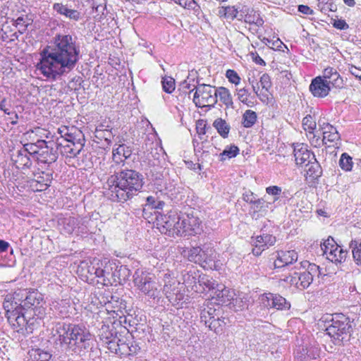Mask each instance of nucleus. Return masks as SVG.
<instances>
[{
  "label": "nucleus",
  "mask_w": 361,
  "mask_h": 361,
  "mask_svg": "<svg viewBox=\"0 0 361 361\" xmlns=\"http://www.w3.org/2000/svg\"><path fill=\"white\" fill-rule=\"evenodd\" d=\"M254 240L257 241L261 247H263V250L268 248L269 246H272L276 243V239L275 236L270 234H262L254 238Z\"/></svg>",
  "instance_id": "473e14b6"
},
{
  "label": "nucleus",
  "mask_w": 361,
  "mask_h": 361,
  "mask_svg": "<svg viewBox=\"0 0 361 361\" xmlns=\"http://www.w3.org/2000/svg\"><path fill=\"white\" fill-rule=\"evenodd\" d=\"M324 253L326 255V258L335 264L345 261L348 255L347 251L340 248L337 245H332L329 252H328V246L325 245Z\"/></svg>",
  "instance_id": "4be33fe9"
},
{
  "label": "nucleus",
  "mask_w": 361,
  "mask_h": 361,
  "mask_svg": "<svg viewBox=\"0 0 361 361\" xmlns=\"http://www.w3.org/2000/svg\"><path fill=\"white\" fill-rule=\"evenodd\" d=\"M339 166L345 171H352L353 166V158L348 153H343L339 159Z\"/></svg>",
  "instance_id": "58836bf2"
},
{
  "label": "nucleus",
  "mask_w": 361,
  "mask_h": 361,
  "mask_svg": "<svg viewBox=\"0 0 361 361\" xmlns=\"http://www.w3.org/2000/svg\"><path fill=\"white\" fill-rule=\"evenodd\" d=\"M257 114L252 110H246L243 115L242 124L245 128H251L257 121Z\"/></svg>",
  "instance_id": "4c0bfd02"
},
{
  "label": "nucleus",
  "mask_w": 361,
  "mask_h": 361,
  "mask_svg": "<svg viewBox=\"0 0 361 361\" xmlns=\"http://www.w3.org/2000/svg\"><path fill=\"white\" fill-rule=\"evenodd\" d=\"M121 321L107 320L103 322V324L98 330V337L104 343L110 339H113L117 335L121 336L122 334H129V331L121 324Z\"/></svg>",
  "instance_id": "9b49d317"
},
{
  "label": "nucleus",
  "mask_w": 361,
  "mask_h": 361,
  "mask_svg": "<svg viewBox=\"0 0 361 361\" xmlns=\"http://www.w3.org/2000/svg\"><path fill=\"white\" fill-rule=\"evenodd\" d=\"M66 351L85 359L92 351L94 340L89 330L82 324H79Z\"/></svg>",
  "instance_id": "0eeeda50"
},
{
  "label": "nucleus",
  "mask_w": 361,
  "mask_h": 361,
  "mask_svg": "<svg viewBox=\"0 0 361 361\" xmlns=\"http://www.w3.org/2000/svg\"><path fill=\"white\" fill-rule=\"evenodd\" d=\"M262 300L264 306L275 308L278 310H288L291 306L290 302L278 294L266 293L263 295Z\"/></svg>",
  "instance_id": "2eb2a0df"
},
{
  "label": "nucleus",
  "mask_w": 361,
  "mask_h": 361,
  "mask_svg": "<svg viewBox=\"0 0 361 361\" xmlns=\"http://www.w3.org/2000/svg\"><path fill=\"white\" fill-rule=\"evenodd\" d=\"M340 139V135L336 128L328 124L323 132L322 143L327 144V142L333 143Z\"/></svg>",
  "instance_id": "c85d7f7f"
},
{
  "label": "nucleus",
  "mask_w": 361,
  "mask_h": 361,
  "mask_svg": "<svg viewBox=\"0 0 361 361\" xmlns=\"http://www.w3.org/2000/svg\"><path fill=\"white\" fill-rule=\"evenodd\" d=\"M333 25L338 30H346L349 27L345 20L343 19L334 20Z\"/></svg>",
  "instance_id": "338daca9"
},
{
  "label": "nucleus",
  "mask_w": 361,
  "mask_h": 361,
  "mask_svg": "<svg viewBox=\"0 0 361 361\" xmlns=\"http://www.w3.org/2000/svg\"><path fill=\"white\" fill-rule=\"evenodd\" d=\"M309 89L314 97L321 98L327 96L331 90L329 83L324 80L322 76H317L314 78L311 82Z\"/></svg>",
  "instance_id": "6ab92c4d"
},
{
  "label": "nucleus",
  "mask_w": 361,
  "mask_h": 361,
  "mask_svg": "<svg viewBox=\"0 0 361 361\" xmlns=\"http://www.w3.org/2000/svg\"><path fill=\"white\" fill-rule=\"evenodd\" d=\"M307 167V171L310 176H318L317 172L319 170V166L316 160H312Z\"/></svg>",
  "instance_id": "052dcab7"
},
{
  "label": "nucleus",
  "mask_w": 361,
  "mask_h": 361,
  "mask_svg": "<svg viewBox=\"0 0 361 361\" xmlns=\"http://www.w3.org/2000/svg\"><path fill=\"white\" fill-rule=\"evenodd\" d=\"M64 136L66 137V140L71 143L64 146L65 152L71 156L76 157L80 154L83 145L78 142L79 147H77L75 146V137L72 135L66 133Z\"/></svg>",
  "instance_id": "bb28decb"
},
{
  "label": "nucleus",
  "mask_w": 361,
  "mask_h": 361,
  "mask_svg": "<svg viewBox=\"0 0 361 361\" xmlns=\"http://www.w3.org/2000/svg\"><path fill=\"white\" fill-rule=\"evenodd\" d=\"M88 222L87 218L70 216L62 219L61 224L64 233L71 234L73 232L86 233Z\"/></svg>",
  "instance_id": "f8f14e48"
},
{
  "label": "nucleus",
  "mask_w": 361,
  "mask_h": 361,
  "mask_svg": "<svg viewBox=\"0 0 361 361\" xmlns=\"http://www.w3.org/2000/svg\"><path fill=\"white\" fill-rule=\"evenodd\" d=\"M143 176L133 169H124L110 176L106 183V195L114 202H125L143 186Z\"/></svg>",
  "instance_id": "f03ea898"
},
{
  "label": "nucleus",
  "mask_w": 361,
  "mask_h": 361,
  "mask_svg": "<svg viewBox=\"0 0 361 361\" xmlns=\"http://www.w3.org/2000/svg\"><path fill=\"white\" fill-rule=\"evenodd\" d=\"M32 22V20L27 15L19 16L16 20V26L18 28V31L23 34L27 30V27Z\"/></svg>",
  "instance_id": "a19ab883"
},
{
  "label": "nucleus",
  "mask_w": 361,
  "mask_h": 361,
  "mask_svg": "<svg viewBox=\"0 0 361 361\" xmlns=\"http://www.w3.org/2000/svg\"><path fill=\"white\" fill-rule=\"evenodd\" d=\"M34 358L35 361H49L51 355L48 352L43 351L40 349H37L35 351Z\"/></svg>",
  "instance_id": "6e6d98bb"
},
{
  "label": "nucleus",
  "mask_w": 361,
  "mask_h": 361,
  "mask_svg": "<svg viewBox=\"0 0 361 361\" xmlns=\"http://www.w3.org/2000/svg\"><path fill=\"white\" fill-rule=\"evenodd\" d=\"M238 99L243 104H247V96H248V91L246 88H242L240 90H238L237 93Z\"/></svg>",
  "instance_id": "0e129e2a"
},
{
  "label": "nucleus",
  "mask_w": 361,
  "mask_h": 361,
  "mask_svg": "<svg viewBox=\"0 0 361 361\" xmlns=\"http://www.w3.org/2000/svg\"><path fill=\"white\" fill-rule=\"evenodd\" d=\"M53 9L60 15L74 21H78L82 18L80 12L78 10L69 8L67 5L61 3H55Z\"/></svg>",
  "instance_id": "5701e85b"
},
{
  "label": "nucleus",
  "mask_w": 361,
  "mask_h": 361,
  "mask_svg": "<svg viewBox=\"0 0 361 361\" xmlns=\"http://www.w3.org/2000/svg\"><path fill=\"white\" fill-rule=\"evenodd\" d=\"M121 341V336L120 335H117L113 339H110L107 341L106 342L104 343V344L106 345V347L113 353H115L117 355L118 350L117 348L119 346V342Z\"/></svg>",
  "instance_id": "de8ad7c7"
},
{
  "label": "nucleus",
  "mask_w": 361,
  "mask_h": 361,
  "mask_svg": "<svg viewBox=\"0 0 361 361\" xmlns=\"http://www.w3.org/2000/svg\"><path fill=\"white\" fill-rule=\"evenodd\" d=\"M216 98L219 97L220 101L224 103L226 108L234 109L232 96L227 88L224 87L216 88Z\"/></svg>",
  "instance_id": "cd10ccee"
},
{
  "label": "nucleus",
  "mask_w": 361,
  "mask_h": 361,
  "mask_svg": "<svg viewBox=\"0 0 361 361\" xmlns=\"http://www.w3.org/2000/svg\"><path fill=\"white\" fill-rule=\"evenodd\" d=\"M199 275L200 274L195 271H187L183 275V283H185L187 287H190L197 292L199 291L200 289L197 287Z\"/></svg>",
  "instance_id": "c756f323"
},
{
  "label": "nucleus",
  "mask_w": 361,
  "mask_h": 361,
  "mask_svg": "<svg viewBox=\"0 0 361 361\" xmlns=\"http://www.w3.org/2000/svg\"><path fill=\"white\" fill-rule=\"evenodd\" d=\"M79 324L66 322H53L51 324L50 334L54 338L55 352H63L66 350L73 338Z\"/></svg>",
  "instance_id": "423d86ee"
},
{
  "label": "nucleus",
  "mask_w": 361,
  "mask_h": 361,
  "mask_svg": "<svg viewBox=\"0 0 361 361\" xmlns=\"http://www.w3.org/2000/svg\"><path fill=\"white\" fill-rule=\"evenodd\" d=\"M325 319L326 334L336 345L349 341L353 327L349 317L343 314H334Z\"/></svg>",
  "instance_id": "20e7f679"
},
{
  "label": "nucleus",
  "mask_w": 361,
  "mask_h": 361,
  "mask_svg": "<svg viewBox=\"0 0 361 361\" xmlns=\"http://www.w3.org/2000/svg\"><path fill=\"white\" fill-rule=\"evenodd\" d=\"M30 156L22 148L13 152L11 159L18 169L25 170L31 168L32 162Z\"/></svg>",
  "instance_id": "a211bd4d"
},
{
  "label": "nucleus",
  "mask_w": 361,
  "mask_h": 361,
  "mask_svg": "<svg viewBox=\"0 0 361 361\" xmlns=\"http://www.w3.org/2000/svg\"><path fill=\"white\" fill-rule=\"evenodd\" d=\"M219 13L224 15L226 18L230 20H233L235 18L241 20L243 18L242 14H240L238 17V9L235 8V6H227L222 8V11H219Z\"/></svg>",
  "instance_id": "ea45409f"
},
{
  "label": "nucleus",
  "mask_w": 361,
  "mask_h": 361,
  "mask_svg": "<svg viewBox=\"0 0 361 361\" xmlns=\"http://www.w3.org/2000/svg\"><path fill=\"white\" fill-rule=\"evenodd\" d=\"M271 202H267L264 197L258 198V200L252 204L250 209L252 212V216H265L269 209Z\"/></svg>",
  "instance_id": "393cba45"
},
{
  "label": "nucleus",
  "mask_w": 361,
  "mask_h": 361,
  "mask_svg": "<svg viewBox=\"0 0 361 361\" xmlns=\"http://www.w3.org/2000/svg\"><path fill=\"white\" fill-rule=\"evenodd\" d=\"M142 149L154 157L153 150L157 151L158 149V142L156 141V135L154 134L151 133L147 135L145 143L142 145Z\"/></svg>",
  "instance_id": "f704fd0d"
},
{
  "label": "nucleus",
  "mask_w": 361,
  "mask_h": 361,
  "mask_svg": "<svg viewBox=\"0 0 361 361\" xmlns=\"http://www.w3.org/2000/svg\"><path fill=\"white\" fill-rule=\"evenodd\" d=\"M162 87L164 91L171 93L175 90V81L172 78H164L162 80Z\"/></svg>",
  "instance_id": "603ef678"
},
{
  "label": "nucleus",
  "mask_w": 361,
  "mask_h": 361,
  "mask_svg": "<svg viewBox=\"0 0 361 361\" xmlns=\"http://www.w3.org/2000/svg\"><path fill=\"white\" fill-rule=\"evenodd\" d=\"M133 282L135 286L145 295L151 298L157 297L156 283L149 274L142 270H136L133 275Z\"/></svg>",
  "instance_id": "9d476101"
},
{
  "label": "nucleus",
  "mask_w": 361,
  "mask_h": 361,
  "mask_svg": "<svg viewBox=\"0 0 361 361\" xmlns=\"http://www.w3.org/2000/svg\"><path fill=\"white\" fill-rule=\"evenodd\" d=\"M80 58V46L73 36L57 34L42 51L37 68L44 77L56 80L71 72Z\"/></svg>",
  "instance_id": "f257e3e1"
},
{
  "label": "nucleus",
  "mask_w": 361,
  "mask_h": 361,
  "mask_svg": "<svg viewBox=\"0 0 361 361\" xmlns=\"http://www.w3.org/2000/svg\"><path fill=\"white\" fill-rule=\"evenodd\" d=\"M213 127L223 138H227L231 130L230 125L223 118H218L213 122Z\"/></svg>",
  "instance_id": "7c9ffc66"
},
{
  "label": "nucleus",
  "mask_w": 361,
  "mask_h": 361,
  "mask_svg": "<svg viewBox=\"0 0 361 361\" xmlns=\"http://www.w3.org/2000/svg\"><path fill=\"white\" fill-rule=\"evenodd\" d=\"M119 346L117 348L118 353L117 355L122 356H128L130 355V353H129V344H130V339L129 337H123L121 336V341L119 342Z\"/></svg>",
  "instance_id": "c03bdc74"
},
{
  "label": "nucleus",
  "mask_w": 361,
  "mask_h": 361,
  "mask_svg": "<svg viewBox=\"0 0 361 361\" xmlns=\"http://www.w3.org/2000/svg\"><path fill=\"white\" fill-rule=\"evenodd\" d=\"M260 85L263 89L267 91L271 87V82L269 75L267 73H264L259 80Z\"/></svg>",
  "instance_id": "bf43d9fd"
},
{
  "label": "nucleus",
  "mask_w": 361,
  "mask_h": 361,
  "mask_svg": "<svg viewBox=\"0 0 361 361\" xmlns=\"http://www.w3.org/2000/svg\"><path fill=\"white\" fill-rule=\"evenodd\" d=\"M54 142L44 141V145L41 147V149L35 159L38 164L42 163L50 165L57 160L58 153L54 148Z\"/></svg>",
  "instance_id": "4468645a"
},
{
  "label": "nucleus",
  "mask_w": 361,
  "mask_h": 361,
  "mask_svg": "<svg viewBox=\"0 0 361 361\" xmlns=\"http://www.w3.org/2000/svg\"><path fill=\"white\" fill-rule=\"evenodd\" d=\"M239 148L234 145L228 146L220 153V160L223 161L226 160V158L231 159L235 157L239 154Z\"/></svg>",
  "instance_id": "79ce46f5"
},
{
  "label": "nucleus",
  "mask_w": 361,
  "mask_h": 361,
  "mask_svg": "<svg viewBox=\"0 0 361 361\" xmlns=\"http://www.w3.org/2000/svg\"><path fill=\"white\" fill-rule=\"evenodd\" d=\"M212 299H215L217 305L229 303L233 300L234 293L223 284H219L216 288L211 293Z\"/></svg>",
  "instance_id": "412c9836"
},
{
  "label": "nucleus",
  "mask_w": 361,
  "mask_h": 361,
  "mask_svg": "<svg viewBox=\"0 0 361 361\" xmlns=\"http://www.w3.org/2000/svg\"><path fill=\"white\" fill-rule=\"evenodd\" d=\"M293 155L297 165L307 167L312 160L315 161L314 154L303 143L293 145Z\"/></svg>",
  "instance_id": "ddd939ff"
},
{
  "label": "nucleus",
  "mask_w": 361,
  "mask_h": 361,
  "mask_svg": "<svg viewBox=\"0 0 361 361\" xmlns=\"http://www.w3.org/2000/svg\"><path fill=\"white\" fill-rule=\"evenodd\" d=\"M243 200L250 204H254L257 200V195L250 190H247L243 194Z\"/></svg>",
  "instance_id": "13d9d810"
},
{
  "label": "nucleus",
  "mask_w": 361,
  "mask_h": 361,
  "mask_svg": "<svg viewBox=\"0 0 361 361\" xmlns=\"http://www.w3.org/2000/svg\"><path fill=\"white\" fill-rule=\"evenodd\" d=\"M44 140H38L36 142L34 143H27L23 145L22 147L23 149L25 150V152L33 159H36L39 150L41 149V147L44 145Z\"/></svg>",
  "instance_id": "2f4dec72"
},
{
  "label": "nucleus",
  "mask_w": 361,
  "mask_h": 361,
  "mask_svg": "<svg viewBox=\"0 0 361 361\" xmlns=\"http://www.w3.org/2000/svg\"><path fill=\"white\" fill-rule=\"evenodd\" d=\"M176 219H177L176 213H171L162 217L160 223L162 228L161 231L169 236H173V233L175 231Z\"/></svg>",
  "instance_id": "b1692460"
},
{
  "label": "nucleus",
  "mask_w": 361,
  "mask_h": 361,
  "mask_svg": "<svg viewBox=\"0 0 361 361\" xmlns=\"http://www.w3.org/2000/svg\"><path fill=\"white\" fill-rule=\"evenodd\" d=\"M298 277L300 278L298 283L300 286V290L307 288L312 283L311 276L305 271L302 272H298Z\"/></svg>",
  "instance_id": "49530a36"
},
{
  "label": "nucleus",
  "mask_w": 361,
  "mask_h": 361,
  "mask_svg": "<svg viewBox=\"0 0 361 361\" xmlns=\"http://www.w3.org/2000/svg\"><path fill=\"white\" fill-rule=\"evenodd\" d=\"M188 259L190 262L200 264L205 269L213 270L217 267L216 253L212 247L208 246L192 247L188 250Z\"/></svg>",
  "instance_id": "6e6552de"
},
{
  "label": "nucleus",
  "mask_w": 361,
  "mask_h": 361,
  "mask_svg": "<svg viewBox=\"0 0 361 361\" xmlns=\"http://www.w3.org/2000/svg\"><path fill=\"white\" fill-rule=\"evenodd\" d=\"M352 249L353 257L356 264L361 266V242L357 240H352L350 243Z\"/></svg>",
  "instance_id": "e433bc0d"
},
{
  "label": "nucleus",
  "mask_w": 361,
  "mask_h": 361,
  "mask_svg": "<svg viewBox=\"0 0 361 361\" xmlns=\"http://www.w3.org/2000/svg\"><path fill=\"white\" fill-rule=\"evenodd\" d=\"M337 71L332 67H327L323 71V75L322 76L324 80H327L331 79V77Z\"/></svg>",
  "instance_id": "774afa93"
},
{
  "label": "nucleus",
  "mask_w": 361,
  "mask_h": 361,
  "mask_svg": "<svg viewBox=\"0 0 361 361\" xmlns=\"http://www.w3.org/2000/svg\"><path fill=\"white\" fill-rule=\"evenodd\" d=\"M225 319V317L220 316L219 318L211 320L207 324V326H208L210 330L214 331L215 333L218 334L223 330L222 324H220V321H222L224 324H226Z\"/></svg>",
  "instance_id": "a18cd8bd"
},
{
  "label": "nucleus",
  "mask_w": 361,
  "mask_h": 361,
  "mask_svg": "<svg viewBox=\"0 0 361 361\" xmlns=\"http://www.w3.org/2000/svg\"><path fill=\"white\" fill-rule=\"evenodd\" d=\"M298 253L293 250H280L277 252L276 259L274 262V268H282L298 260Z\"/></svg>",
  "instance_id": "aec40b11"
},
{
  "label": "nucleus",
  "mask_w": 361,
  "mask_h": 361,
  "mask_svg": "<svg viewBox=\"0 0 361 361\" xmlns=\"http://www.w3.org/2000/svg\"><path fill=\"white\" fill-rule=\"evenodd\" d=\"M113 266L116 267L115 264H113L112 263L109 262L106 263L105 265L103 267V271H105V272L104 273V279H103L104 283L106 282V279H107L108 281H109V276H117L116 271L114 272L112 271V270L114 269Z\"/></svg>",
  "instance_id": "5fc2aeb1"
},
{
  "label": "nucleus",
  "mask_w": 361,
  "mask_h": 361,
  "mask_svg": "<svg viewBox=\"0 0 361 361\" xmlns=\"http://www.w3.org/2000/svg\"><path fill=\"white\" fill-rule=\"evenodd\" d=\"M195 91L193 102L199 108L214 107L217 102L216 88L204 83L198 84L190 92Z\"/></svg>",
  "instance_id": "1a4fd4ad"
},
{
  "label": "nucleus",
  "mask_w": 361,
  "mask_h": 361,
  "mask_svg": "<svg viewBox=\"0 0 361 361\" xmlns=\"http://www.w3.org/2000/svg\"><path fill=\"white\" fill-rule=\"evenodd\" d=\"M258 13L253 9L247 12V13L245 16L244 21L246 23L252 24L255 21Z\"/></svg>",
  "instance_id": "69168bd1"
},
{
  "label": "nucleus",
  "mask_w": 361,
  "mask_h": 361,
  "mask_svg": "<svg viewBox=\"0 0 361 361\" xmlns=\"http://www.w3.org/2000/svg\"><path fill=\"white\" fill-rule=\"evenodd\" d=\"M19 294L15 296H6L3 302V307L6 312V317L10 325L17 332L23 334H30L37 329L41 320L29 311L22 312V307L15 300Z\"/></svg>",
  "instance_id": "7ed1b4c3"
},
{
  "label": "nucleus",
  "mask_w": 361,
  "mask_h": 361,
  "mask_svg": "<svg viewBox=\"0 0 361 361\" xmlns=\"http://www.w3.org/2000/svg\"><path fill=\"white\" fill-rule=\"evenodd\" d=\"M44 171H33V178L30 180V187L35 191H44L49 186L52 180V173H46L45 176Z\"/></svg>",
  "instance_id": "f3484780"
},
{
  "label": "nucleus",
  "mask_w": 361,
  "mask_h": 361,
  "mask_svg": "<svg viewBox=\"0 0 361 361\" xmlns=\"http://www.w3.org/2000/svg\"><path fill=\"white\" fill-rule=\"evenodd\" d=\"M19 294L18 299L15 300L20 307L22 312L29 311L39 318H44L46 315L45 302L43 295L37 290L27 291L20 290L19 293H15L13 295H7L6 296H15Z\"/></svg>",
  "instance_id": "39448f33"
},
{
  "label": "nucleus",
  "mask_w": 361,
  "mask_h": 361,
  "mask_svg": "<svg viewBox=\"0 0 361 361\" xmlns=\"http://www.w3.org/2000/svg\"><path fill=\"white\" fill-rule=\"evenodd\" d=\"M320 351L317 347L310 346L308 348H302V355L303 361H308L309 360H315L319 357Z\"/></svg>",
  "instance_id": "c9c22d12"
},
{
  "label": "nucleus",
  "mask_w": 361,
  "mask_h": 361,
  "mask_svg": "<svg viewBox=\"0 0 361 361\" xmlns=\"http://www.w3.org/2000/svg\"><path fill=\"white\" fill-rule=\"evenodd\" d=\"M306 265H307V269L305 271L309 274L312 281L314 276L319 277L322 274L320 267L315 264H310L308 262H301V266L304 268Z\"/></svg>",
  "instance_id": "37998d69"
},
{
  "label": "nucleus",
  "mask_w": 361,
  "mask_h": 361,
  "mask_svg": "<svg viewBox=\"0 0 361 361\" xmlns=\"http://www.w3.org/2000/svg\"><path fill=\"white\" fill-rule=\"evenodd\" d=\"M226 76L228 79V81L235 85L240 83V78L238 74L234 70L228 69L226 73Z\"/></svg>",
  "instance_id": "4d7b16f0"
},
{
  "label": "nucleus",
  "mask_w": 361,
  "mask_h": 361,
  "mask_svg": "<svg viewBox=\"0 0 361 361\" xmlns=\"http://www.w3.org/2000/svg\"><path fill=\"white\" fill-rule=\"evenodd\" d=\"M132 154L130 147L124 144L119 145L117 148L113 149V160L120 164L129 158Z\"/></svg>",
  "instance_id": "a878e982"
},
{
  "label": "nucleus",
  "mask_w": 361,
  "mask_h": 361,
  "mask_svg": "<svg viewBox=\"0 0 361 361\" xmlns=\"http://www.w3.org/2000/svg\"><path fill=\"white\" fill-rule=\"evenodd\" d=\"M282 280L291 286H294L298 289H300V286L298 284L300 281V278L298 277V272L294 271L293 274L286 276Z\"/></svg>",
  "instance_id": "3c124183"
},
{
  "label": "nucleus",
  "mask_w": 361,
  "mask_h": 361,
  "mask_svg": "<svg viewBox=\"0 0 361 361\" xmlns=\"http://www.w3.org/2000/svg\"><path fill=\"white\" fill-rule=\"evenodd\" d=\"M198 284L200 286H202L203 289H204V288H208L212 293H213L219 285L212 277L207 275L198 276Z\"/></svg>",
  "instance_id": "72a5a7b5"
},
{
  "label": "nucleus",
  "mask_w": 361,
  "mask_h": 361,
  "mask_svg": "<svg viewBox=\"0 0 361 361\" xmlns=\"http://www.w3.org/2000/svg\"><path fill=\"white\" fill-rule=\"evenodd\" d=\"M266 193L271 196L281 195L282 189L281 187L277 185L269 186L266 188Z\"/></svg>",
  "instance_id": "e2e57ef3"
},
{
  "label": "nucleus",
  "mask_w": 361,
  "mask_h": 361,
  "mask_svg": "<svg viewBox=\"0 0 361 361\" xmlns=\"http://www.w3.org/2000/svg\"><path fill=\"white\" fill-rule=\"evenodd\" d=\"M302 125L305 127V130H313L316 127V123L312 121L311 116H307L303 118Z\"/></svg>",
  "instance_id": "680f3d73"
},
{
  "label": "nucleus",
  "mask_w": 361,
  "mask_h": 361,
  "mask_svg": "<svg viewBox=\"0 0 361 361\" xmlns=\"http://www.w3.org/2000/svg\"><path fill=\"white\" fill-rule=\"evenodd\" d=\"M326 81L329 86L331 85L335 87L341 88L343 85V79L337 71L334 73L332 77H331V79H329Z\"/></svg>",
  "instance_id": "864d4df0"
},
{
  "label": "nucleus",
  "mask_w": 361,
  "mask_h": 361,
  "mask_svg": "<svg viewBox=\"0 0 361 361\" xmlns=\"http://www.w3.org/2000/svg\"><path fill=\"white\" fill-rule=\"evenodd\" d=\"M183 216H180L177 214V219H176V225L174 227V232L173 233V237L175 235L177 236H185V231H184V227L183 226L181 223H183Z\"/></svg>",
  "instance_id": "09e8293b"
},
{
  "label": "nucleus",
  "mask_w": 361,
  "mask_h": 361,
  "mask_svg": "<svg viewBox=\"0 0 361 361\" xmlns=\"http://www.w3.org/2000/svg\"><path fill=\"white\" fill-rule=\"evenodd\" d=\"M206 308L207 309V312L209 314L210 321L219 318V317L221 316L223 312L222 308L219 305H217V307H215L213 305H207Z\"/></svg>",
  "instance_id": "8fccbe9b"
},
{
  "label": "nucleus",
  "mask_w": 361,
  "mask_h": 361,
  "mask_svg": "<svg viewBox=\"0 0 361 361\" xmlns=\"http://www.w3.org/2000/svg\"><path fill=\"white\" fill-rule=\"evenodd\" d=\"M200 219L193 214L183 215L182 225L184 227L185 236L195 235L201 233L202 228Z\"/></svg>",
  "instance_id": "dca6fc26"
}]
</instances>
